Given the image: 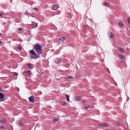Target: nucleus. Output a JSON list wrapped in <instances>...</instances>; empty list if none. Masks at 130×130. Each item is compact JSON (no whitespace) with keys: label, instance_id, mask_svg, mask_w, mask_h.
Returning a JSON list of instances; mask_svg holds the SVG:
<instances>
[{"label":"nucleus","instance_id":"f257e3e1","mask_svg":"<svg viewBox=\"0 0 130 130\" xmlns=\"http://www.w3.org/2000/svg\"><path fill=\"white\" fill-rule=\"evenodd\" d=\"M30 52L32 55L35 56H31V58L36 59L40 57V55L42 54L43 51L41 46L38 44H35L32 50H30Z\"/></svg>","mask_w":130,"mask_h":130},{"label":"nucleus","instance_id":"f03ea898","mask_svg":"<svg viewBox=\"0 0 130 130\" xmlns=\"http://www.w3.org/2000/svg\"><path fill=\"white\" fill-rule=\"evenodd\" d=\"M29 101L31 103H34V96H30L29 98Z\"/></svg>","mask_w":130,"mask_h":130},{"label":"nucleus","instance_id":"7ed1b4c3","mask_svg":"<svg viewBox=\"0 0 130 130\" xmlns=\"http://www.w3.org/2000/svg\"><path fill=\"white\" fill-rule=\"evenodd\" d=\"M32 26L33 28H35L38 26V23H36L35 22H32Z\"/></svg>","mask_w":130,"mask_h":130},{"label":"nucleus","instance_id":"20e7f679","mask_svg":"<svg viewBox=\"0 0 130 130\" xmlns=\"http://www.w3.org/2000/svg\"><path fill=\"white\" fill-rule=\"evenodd\" d=\"M118 49L119 50L121 53H124L125 51L122 48H121L120 47H119L118 48Z\"/></svg>","mask_w":130,"mask_h":130},{"label":"nucleus","instance_id":"39448f33","mask_svg":"<svg viewBox=\"0 0 130 130\" xmlns=\"http://www.w3.org/2000/svg\"><path fill=\"white\" fill-rule=\"evenodd\" d=\"M4 97V94L0 92V100L2 101H2V99H3Z\"/></svg>","mask_w":130,"mask_h":130},{"label":"nucleus","instance_id":"423d86ee","mask_svg":"<svg viewBox=\"0 0 130 130\" xmlns=\"http://www.w3.org/2000/svg\"><path fill=\"white\" fill-rule=\"evenodd\" d=\"M18 73L16 72H14L13 75V77L15 79H16L17 78V77H15V76L17 75H18Z\"/></svg>","mask_w":130,"mask_h":130},{"label":"nucleus","instance_id":"0eeeda50","mask_svg":"<svg viewBox=\"0 0 130 130\" xmlns=\"http://www.w3.org/2000/svg\"><path fill=\"white\" fill-rule=\"evenodd\" d=\"M0 122L1 123L3 124H5L6 123V120L4 119L1 120H0Z\"/></svg>","mask_w":130,"mask_h":130},{"label":"nucleus","instance_id":"6e6552de","mask_svg":"<svg viewBox=\"0 0 130 130\" xmlns=\"http://www.w3.org/2000/svg\"><path fill=\"white\" fill-rule=\"evenodd\" d=\"M99 125L100 126L106 127L107 126V124L105 123L103 124L99 123Z\"/></svg>","mask_w":130,"mask_h":130},{"label":"nucleus","instance_id":"1a4fd4ad","mask_svg":"<svg viewBox=\"0 0 130 130\" xmlns=\"http://www.w3.org/2000/svg\"><path fill=\"white\" fill-rule=\"evenodd\" d=\"M65 38L66 37H61L59 40H61L62 42L64 41Z\"/></svg>","mask_w":130,"mask_h":130},{"label":"nucleus","instance_id":"9d476101","mask_svg":"<svg viewBox=\"0 0 130 130\" xmlns=\"http://www.w3.org/2000/svg\"><path fill=\"white\" fill-rule=\"evenodd\" d=\"M53 8L54 10H56L58 8V7L56 5H54L53 6Z\"/></svg>","mask_w":130,"mask_h":130},{"label":"nucleus","instance_id":"9b49d317","mask_svg":"<svg viewBox=\"0 0 130 130\" xmlns=\"http://www.w3.org/2000/svg\"><path fill=\"white\" fill-rule=\"evenodd\" d=\"M108 34L109 35V37L111 38H112L114 37L112 33L111 32H109L108 33Z\"/></svg>","mask_w":130,"mask_h":130},{"label":"nucleus","instance_id":"f8f14e48","mask_svg":"<svg viewBox=\"0 0 130 130\" xmlns=\"http://www.w3.org/2000/svg\"><path fill=\"white\" fill-rule=\"evenodd\" d=\"M27 66L29 68H32L33 67V65L30 64L28 63L27 64Z\"/></svg>","mask_w":130,"mask_h":130},{"label":"nucleus","instance_id":"ddd939ff","mask_svg":"<svg viewBox=\"0 0 130 130\" xmlns=\"http://www.w3.org/2000/svg\"><path fill=\"white\" fill-rule=\"evenodd\" d=\"M66 99L68 101H70V100H69V97L70 96L69 95L66 94Z\"/></svg>","mask_w":130,"mask_h":130},{"label":"nucleus","instance_id":"4468645a","mask_svg":"<svg viewBox=\"0 0 130 130\" xmlns=\"http://www.w3.org/2000/svg\"><path fill=\"white\" fill-rule=\"evenodd\" d=\"M17 124L18 125L20 126H22L23 125V124L22 123L20 122H18L17 123Z\"/></svg>","mask_w":130,"mask_h":130},{"label":"nucleus","instance_id":"2eb2a0df","mask_svg":"<svg viewBox=\"0 0 130 130\" xmlns=\"http://www.w3.org/2000/svg\"><path fill=\"white\" fill-rule=\"evenodd\" d=\"M55 62L58 63H60L61 61L59 59H56L55 60Z\"/></svg>","mask_w":130,"mask_h":130},{"label":"nucleus","instance_id":"dca6fc26","mask_svg":"<svg viewBox=\"0 0 130 130\" xmlns=\"http://www.w3.org/2000/svg\"><path fill=\"white\" fill-rule=\"evenodd\" d=\"M76 101H78L81 99V98L80 96H77L75 97Z\"/></svg>","mask_w":130,"mask_h":130},{"label":"nucleus","instance_id":"f3484780","mask_svg":"<svg viewBox=\"0 0 130 130\" xmlns=\"http://www.w3.org/2000/svg\"><path fill=\"white\" fill-rule=\"evenodd\" d=\"M119 57L122 59H123L124 58V56L122 55H119Z\"/></svg>","mask_w":130,"mask_h":130},{"label":"nucleus","instance_id":"a211bd4d","mask_svg":"<svg viewBox=\"0 0 130 130\" xmlns=\"http://www.w3.org/2000/svg\"><path fill=\"white\" fill-rule=\"evenodd\" d=\"M26 73L28 75H31L30 72L29 71H26Z\"/></svg>","mask_w":130,"mask_h":130},{"label":"nucleus","instance_id":"6ab92c4d","mask_svg":"<svg viewBox=\"0 0 130 130\" xmlns=\"http://www.w3.org/2000/svg\"><path fill=\"white\" fill-rule=\"evenodd\" d=\"M103 5L104 4L105 5H107L108 6H109L110 5L109 4V3H103Z\"/></svg>","mask_w":130,"mask_h":130},{"label":"nucleus","instance_id":"aec40b11","mask_svg":"<svg viewBox=\"0 0 130 130\" xmlns=\"http://www.w3.org/2000/svg\"><path fill=\"white\" fill-rule=\"evenodd\" d=\"M53 121L54 122H56L58 121V120L57 118H54L53 119Z\"/></svg>","mask_w":130,"mask_h":130},{"label":"nucleus","instance_id":"412c9836","mask_svg":"<svg viewBox=\"0 0 130 130\" xmlns=\"http://www.w3.org/2000/svg\"><path fill=\"white\" fill-rule=\"evenodd\" d=\"M66 103L65 102H63V101L61 103V104L62 105L64 106L65 105H66Z\"/></svg>","mask_w":130,"mask_h":130},{"label":"nucleus","instance_id":"4be33fe9","mask_svg":"<svg viewBox=\"0 0 130 130\" xmlns=\"http://www.w3.org/2000/svg\"><path fill=\"white\" fill-rule=\"evenodd\" d=\"M119 25L121 27H122L123 25V24L121 22H120L119 23Z\"/></svg>","mask_w":130,"mask_h":130},{"label":"nucleus","instance_id":"5701e85b","mask_svg":"<svg viewBox=\"0 0 130 130\" xmlns=\"http://www.w3.org/2000/svg\"><path fill=\"white\" fill-rule=\"evenodd\" d=\"M127 21L129 23H130V18H127Z\"/></svg>","mask_w":130,"mask_h":130},{"label":"nucleus","instance_id":"b1692460","mask_svg":"<svg viewBox=\"0 0 130 130\" xmlns=\"http://www.w3.org/2000/svg\"><path fill=\"white\" fill-rule=\"evenodd\" d=\"M89 107H90V106L89 105L86 106H85V108L86 109H87L88 108H89Z\"/></svg>","mask_w":130,"mask_h":130},{"label":"nucleus","instance_id":"393cba45","mask_svg":"<svg viewBox=\"0 0 130 130\" xmlns=\"http://www.w3.org/2000/svg\"><path fill=\"white\" fill-rule=\"evenodd\" d=\"M30 14V13H29L27 11H26L25 12V14L26 15H27V14L29 15Z\"/></svg>","mask_w":130,"mask_h":130},{"label":"nucleus","instance_id":"a878e982","mask_svg":"<svg viewBox=\"0 0 130 130\" xmlns=\"http://www.w3.org/2000/svg\"><path fill=\"white\" fill-rule=\"evenodd\" d=\"M18 48L20 50H22V48L20 46H18Z\"/></svg>","mask_w":130,"mask_h":130},{"label":"nucleus","instance_id":"bb28decb","mask_svg":"<svg viewBox=\"0 0 130 130\" xmlns=\"http://www.w3.org/2000/svg\"><path fill=\"white\" fill-rule=\"evenodd\" d=\"M0 128H1V129H5V127L4 126H0Z\"/></svg>","mask_w":130,"mask_h":130},{"label":"nucleus","instance_id":"cd10ccee","mask_svg":"<svg viewBox=\"0 0 130 130\" xmlns=\"http://www.w3.org/2000/svg\"><path fill=\"white\" fill-rule=\"evenodd\" d=\"M67 78H68V79H70L71 78H72V77L70 76H69Z\"/></svg>","mask_w":130,"mask_h":130},{"label":"nucleus","instance_id":"c85d7f7f","mask_svg":"<svg viewBox=\"0 0 130 130\" xmlns=\"http://www.w3.org/2000/svg\"><path fill=\"white\" fill-rule=\"evenodd\" d=\"M121 124V123L120 122H118L117 123V124L119 125H120Z\"/></svg>","mask_w":130,"mask_h":130},{"label":"nucleus","instance_id":"c756f323","mask_svg":"<svg viewBox=\"0 0 130 130\" xmlns=\"http://www.w3.org/2000/svg\"><path fill=\"white\" fill-rule=\"evenodd\" d=\"M22 30V28H19V29H18V30H19V31H21V30Z\"/></svg>","mask_w":130,"mask_h":130},{"label":"nucleus","instance_id":"7c9ffc66","mask_svg":"<svg viewBox=\"0 0 130 130\" xmlns=\"http://www.w3.org/2000/svg\"><path fill=\"white\" fill-rule=\"evenodd\" d=\"M37 126H39V124H37L36 125L35 127V128H36L37 127Z\"/></svg>","mask_w":130,"mask_h":130},{"label":"nucleus","instance_id":"2f4dec72","mask_svg":"<svg viewBox=\"0 0 130 130\" xmlns=\"http://www.w3.org/2000/svg\"><path fill=\"white\" fill-rule=\"evenodd\" d=\"M34 9H35L37 11H38V9L36 8H34Z\"/></svg>","mask_w":130,"mask_h":130},{"label":"nucleus","instance_id":"473e14b6","mask_svg":"<svg viewBox=\"0 0 130 130\" xmlns=\"http://www.w3.org/2000/svg\"><path fill=\"white\" fill-rule=\"evenodd\" d=\"M2 43V42L0 40V44H1Z\"/></svg>","mask_w":130,"mask_h":130},{"label":"nucleus","instance_id":"72a5a7b5","mask_svg":"<svg viewBox=\"0 0 130 130\" xmlns=\"http://www.w3.org/2000/svg\"><path fill=\"white\" fill-rule=\"evenodd\" d=\"M2 89V88H1V87H0V92L1 91V90Z\"/></svg>","mask_w":130,"mask_h":130},{"label":"nucleus","instance_id":"f704fd0d","mask_svg":"<svg viewBox=\"0 0 130 130\" xmlns=\"http://www.w3.org/2000/svg\"><path fill=\"white\" fill-rule=\"evenodd\" d=\"M3 35V34L2 33H0V36H2Z\"/></svg>","mask_w":130,"mask_h":130},{"label":"nucleus","instance_id":"c9c22d12","mask_svg":"<svg viewBox=\"0 0 130 130\" xmlns=\"http://www.w3.org/2000/svg\"><path fill=\"white\" fill-rule=\"evenodd\" d=\"M2 15V14L1 13H0V17Z\"/></svg>","mask_w":130,"mask_h":130},{"label":"nucleus","instance_id":"e433bc0d","mask_svg":"<svg viewBox=\"0 0 130 130\" xmlns=\"http://www.w3.org/2000/svg\"><path fill=\"white\" fill-rule=\"evenodd\" d=\"M129 100V97H127V101H128Z\"/></svg>","mask_w":130,"mask_h":130},{"label":"nucleus","instance_id":"4c0bfd02","mask_svg":"<svg viewBox=\"0 0 130 130\" xmlns=\"http://www.w3.org/2000/svg\"><path fill=\"white\" fill-rule=\"evenodd\" d=\"M43 73H41V74H43Z\"/></svg>","mask_w":130,"mask_h":130},{"label":"nucleus","instance_id":"58836bf2","mask_svg":"<svg viewBox=\"0 0 130 130\" xmlns=\"http://www.w3.org/2000/svg\"><path fill=\"white\" fill-rule=\"evenodd\" d=\"M83 102H85V101H83Z\"/></svg>","mask_w":130,"mask_h":130},{"label":"nucleus","instance_id":"ea45409f","mask_svg":"<svg viewBox=\"0 0 130 130\" xmlns=\"http://www.w3.org/2000/svg\"><path fill=\"white\" fill-rule=\"evenodd\" d=\"M121 63H122V61H121Z\"/></svg>","mask_w":130,"mask_h":130},{"label":"nucleus","instance_id":"a19ab883","mask_svg":"<svg viewBox=\"0 0 130 130\" xmlns=\"http://www.w3.org/2000/svg\"><path fill=\"white\" fill-rule=\"evenodd\" d=\"M28 17L29 18V16L28 15Z\"/></svg>","mask_w":130,"mask_h":130}]
</instances>
